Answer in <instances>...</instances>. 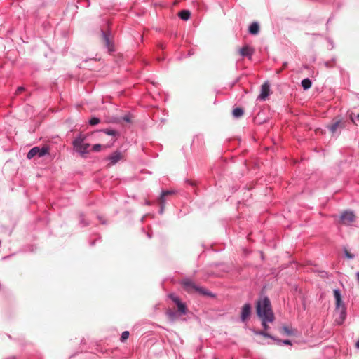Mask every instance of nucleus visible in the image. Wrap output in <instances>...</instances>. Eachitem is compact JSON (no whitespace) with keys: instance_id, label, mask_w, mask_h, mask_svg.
Instances as JSON below:
<instances>
[{"instance_id":"nucleus-1","label":"nucleus","mask_w":359,"mask_h":359,"mask_svg":"<svg viewBox=\"0 0 359 359\" xmlns=\"http://www.w3.org/2000/svg\"><path fill=\"white\" fill-rule=\"evenodd\" d=\"M257 316L262 320V325L265 330L269 328L267 323H271L274 320L273 313L271 308V303L267 297L259 300L257 304Z\"/></svg>"},{"instance_id":"nucleus-2","label":"nucleus","mask_w":359,"mask_h":359,"mask_svg":"<svg viewBox=\"0 0 359 359\" xmlns=\"http://www.w3.org/2000/svg\"><path fill=\"white\" fill-rule=\"evenodd\" d=\"M334 297L336 302L335 313L337 315L335 321L337 324L341 325L344 323L346 316V309L342 302L341 293L339 289L334 290Z\"/></svg>"},{"instance_id":"nucleus-3","label":"nucleus","mask_w":359,"mask_h":359,"mask_svg":"<svg viewBox=\"0 0 359 359\" xmlns=\"http://www.w3.org/2000/svg\"><path fill=\"white\" fill-rule=\"evenodd\" d=\"M85 139V135H79L72 142L75 151L82 156H84L86 154L89 153L90 144L86 143L84 142Z\"/></svg>"},{"instance_id":"nucleus-4","label":"nucleus","mask_w":359,"mask_h":359,"mask_svg":"<svg viewBox=\"0 0 359 359\" xmlns=\"http://www.w3.org/2000/svg\"><path fill=\"white\" fill-rule=\"evenodd\" d=\"M182 283L184 288L189 292H198L202 294H210L206 292V290L204 288L198 287L190 279H184Z\"/></svg>"},{"instance_id":"nucleus-5","label":"nucleus","mask_w":359,"mask_h":359,"mask_svg":"<svg viewBox=\"0 0 359 359\" xmlns=\"http://www.w3.org/2000/svg\"><path fill=\"white\" fill-rule=\"evenodd\" d=\"M49 152V148L48 147H34L27 154V158L31 159L34 156L42 157L48 154Z\"/></svg>"},{"instance_id":"nucleus-6","label":"nucleus","mask_w":359,"mask_h":359,"mask_svg":"<svg viewBox=\"0 0 359 359\" xmlns=\"http://www.w3.org/2000/svg\"><path fill=\"white\" fill-rule=\"evenodd\" d=\"M169 297L176 304L178 309V311L181 314H185L187 313L186 305L180 301V298L177 296H176L174 294H171L169 295Z\"/></svg>"},{"instance_id":"nucleus-7","label":"nucleus","mask_w":359,"mask_h":359,"mask_svg":"<svg viewBox=\"0 0 359 359\" xmlns=\"http://www.w3.org/2000/svg\"><path fill=\"white\" fill-rule=\"evenodd\" d=\"M270 95V85L268 81L265 82L261 88L260 94L258 96V99L260 100H265Z\"/></svg>"},{"instance_id":"nucleus-8","label":"nucleus","mask_w":359,"mask_h":359,"mask_svg":"<svg viewBox=\"0 0 359 359\" xmlns=\"http://www.w3.org/2000/svg\"><path fill=\"white\" fill-rule=\"evenodd\" d=\"M340 218L342 223L348 225L354 221L355 215L351 211H346L341 214Z\"/></svg>"},{"instance_id":"nucleus-9","label":"nucleus","mask_w":359,"mask_h":359,"mask_svg":"<svg viewBox=\"0 0 359 359\" xmlns=\"http://www.w3.org/2000/svg\"><path fill=\"white\" fill-rule=\"evenodd\" d=\"M251 306L250 304H245L241 311V318L243 322H245L250 315Z\"/></svg>"},{"instance_id":"nucleus-10","label":"nucleus","mask_w":359,"mask_h":359,"mask_svg":"<svg viewBox=\"0 0 359 359\" xmlns=\"http://www.w3.org/2000/svg\"><path fill=\"white\" fill-rule=\"evenodd\" d=\"M239 53L241 56L248 57L250 59L254 53V50L248 46H245L240 49Z\"/></svg>"},{"instance_id":"nucleus-11","label":"nucleus","mask_w":359,"mask_h":359,"mask_svg":"<svg viewBox=\"0 0 359 359\" xmlns=\"http://www.w3.org/2000/svg\"><path fill=\"white\" fill-rule=\"evenodd\" d=\"M122 158V154L119 151H115L108 157V160L110 161L111 165L116 164Z\"/></svg>"},{"instance_id":"nucleus-12","label":"nucleus","mask_w":359,"mask_h":359,"mask_svg":"<svg viewBox=\"0 0 359 359\" xmlns=\"http://www.w3.org/2000/svg\"><path fill=\"white\" fill-rule=\"evenodd\" d=\"M259 31V26L257 22H252L249 27V32L252 34H257Z\"/></svg>"},{"instance_id":"nucleus-13","label":"nucleus","mask_w":359,"mask_h":359,"mask_svg":"<svg viewBox=\"0 0 359 359\" xmlns=\"http://www.w3.org/2000/svg\"><path fill=\"white\" fill-rule=\"evenodd\" d=\"M102 38L104 39V41L106 47L109 49V51H111L112 48H111V44H110V40H109V35L107 34L106 33L103 32H102Z\"/></svg>"},{"instance_id":"nucleus-14","label":"nucleus","mask_w":359,"mask_h":359,"mask_svg":"<svg viewBox=\"0 0 359 359\" xmlns=\"http://www.w3.org/2000/svg\"><path fill=\"white\" fill-rule=\"evenodd\" d=\"M179 16L182 20H187L190 18V12L187 10H183L179 13Z\"/></svg>"},{"instance_id":"nucleus-15","label":"nucleus","mask_w":359,"mask_h":359,"mask_svg":"<svg viewBox=\"0 0 359 359\" xmlns=\"http://www.w3.org/2000/svg\"><path fill=\"white\" fill-rule=\"evenodd\" d=\"M302 86L304 90H308L311 86V81L309 79H304L302 81Z\"/></svg>"},{"instance_id":"nucleus-16","label":"nucleus","mask_w":359,"mask_h":359,"mask_svg":"<svg viewBox=\"0 0 359 359\" xmlns=\"http://www.w3.org/2000/svg\"><path fill=\"white\" fill-rule=\"evenodd\" d=\"M243 114V110L241 108H236L233 110V115L236 118L241 117Z\"/></svg>"},{"instance_id":"nucleus-17","label":"nucleus","mask_w":359,"mask_h":359,"mask_svg":"<svg viewBox=\"0 0 359 359\" xmlns=\"http://www.w3.org/2000/svg\"><path fill=\"white\" fill-rule=\"evenodd\" d=\"M166 314L172 321L176 318V313L170 309L167 311Z\"/></svg>"},{"instance_id":"nucleus-18","label":"nucleus","mask_w":359,"mask_h":359,"mask_svg":"<svg viewBox=\"0 0 359 359\" xmlns=\"http://www.w3.org/2000/svg\"><path fill=\"white\" fill-rule=\"evenodd\" d=\"M255 333L256 334H259V335H262L265 337H268V338H271L273 340H275V338L273 337H272L271 335L269 334L268 333L265 332H263V331H257V332H255Z\"/></svg>"},{"instance_id":"nucleus-19","label":"nucleus","mask_w":359,"mask_h":359,"mask_svg":"<svg viewBox=\"0 0 359 359\" xmlns=\"http://www.w3.org/2000/svg\"><path fill=\"white\" fill-rule=\"evenodd\" d=\"M172 192L170 191H163L162 194H161V196L160 197V201H161V203H163L165 202V196L168 195V194H172Z\"/></svg>"},{"instance_id":"nucleus-20","label":"nucleus","mask_w":359,"mask_h":359,"mask_svg":"<svg viewBox=\"0 0 359 359\" xmlns=\"http://www.w3.org/2000/svg\"><path fill=\"white\" fill-rule=\"evenodd\" d=\"M103 132L104 133H106L107 135H111L113 137H115L117 135V131H116L114 130L106 129V130H103Z\"/></svg>"},{"instance_id":"nucleus-21","label":"nucleus","mask_w":359,"mask_h":359,"mask_svg":"<svg viewBox=\"0 0 359 359\" xmlns=\"http://www.w3.org/2000/svg\"><path fill=\"white\" fill-rule=\"evenodd\" d=\"M100 123V119L96 117H93L89 121V123L92 126H95Z\"/></svg>"},{"instance_id":"nucleus-22","label":"nucleus","mask_w":359,"mask_h":359,"mask_svg":"<svg viewBox=\"0 0 359 359\" xmlns=\"http://www.w3.org/2000/svg\"><path fill=\"white\" fill-rule=\"evenodd\" d=\"M338 126H339V122H336V123H334V124H332V126H330V128H330V130L332 133H334L337 130V128H338Z\"/></svg>"},{"instance_id":"nucleus-23","label":"nucleus","mask_w":359,"mask_h":359,"mask_svg":"<svg viewBox=\"0 0 359 359\" xmlns=\"http://www.w3.org/2000/svg\"><path fill=\"white\" fill-rule=\"evenodd\" d=\"M102 147L103 146L100 144H96L93 146L92 149L94 151H100Z\"/></svg>"},{"instance_id":"nucleus-24","label":"nucleus","mask_w":359,"mask_h":359,"mask_svg":"<svg viewBox=\"0 0 359 359\" xmlns=\"http://www.w3.org/2000/svg\"><path fill=\"white\" fill-rule=\"evenodd\" d=\"M128 337H129V332L128 331H124L121 334V339L122 341H123L126 339H127L128 338Z\"/></svg>"},{"instance_id":"nucleus-25","label":"nucleus","mask_w":359,"mask_h":359,"mask_svg":"<svg viewBox=\"0 0 359 359\" xmlns=\"http://www.w3.org/2000/svg\"><path fill=\"white\" fill-rule=\"evenodd\" d=\"M283 331L284 332V333L288 334V335H291L293 334V332L291 329H290L289 327H283Z\"/></svg>"},{"instance_id":"nucleus-26","label":"nucleus","mask_w":359,"mask_h":359,"mask_svg":"<svg viewBox=\"0 0 359 359\" xmlns=\"http://www.w3.org/2000/svg\"><path fill=\"white\" fill-rule=\"evenodd\" d=\"M278 344H286V345H290L291 344V342L290 340H279V339H276Z\"/></svg>"},{"instance_id":"nucleus-27","label":"nucleus","mask_w":359,"mask_h":359,"mask_svg":"<svg viewBox=\"0 0 359 359\" xmlns=\"http://www.w3.org/2000/svg\"><path fill=\"white\" fill-rule=\"evenodd\" d=\"M351 119L353 122H355V119L359 120V114L356 116H353V115H351Z\"/></svg>"},{"instance_id":"nucleus-28","label":"nucleus","mask_w":359,"mask_h":359,"mask_svg":"<svg viewBox=\"0 0 359 359\" xmlns=\"http://www.w3.org/2000/svg\"><path fill=\"white\" fill-rule=\"evenodd\" d=\"M123 119L126 122H130V117L128 115L125 116Z\"/></svg>"},{"instance_id":"nucleus-29","label":"nucleus","mask_w":359,"mask_h":359,"mask_svg":"<svg viewBox=\"0 0 359 359\" xmlns=\"http://www.w3.org/2000/svg\"><path fill=\"white\" fill-rule=\"evenodd\" d=\"M23 90H24V88H23V87H19V88L17 89V93H20V92H22Z\"/></svg>"},{"instance_id":"nucleus-30","label":"nucleus","mask_w":359,"mask_h":359,"mask_svg":"<svg viewBox=\"0 0 359 359\" xmlns=\"http://www.w3.org/2000/svg\"><path fill=\"white\" fill-rule=\"evenodd\" d=\"M357 279L359 282V271L356 273Z\"/></svg>"},{"instance_id":"nucleus-31","label":"nucleus","mask_w":359,"mask_h":359,"mask_svg":"<svg viewBox=\"0 0 359 359\" xmlns=\"http://www.w3.org/2000/svg\"><path fill=\"white\" fill-rule=\"evenodd\" d=\"M356 346H357V348H359V340H358V341H357V343H356Z\"/></svg>"},{"instance_id":"nucleus-32","label":"nucleus","mask_w":359,"mask_h":359,"mask_svg":"<svg viewBox=\"0 0 359 359\" xmlns=\"http://www.w3.org/2000/svg\"><path fill=\"white\" fill-rule=\"evenodd\" d=\"M348 257L352 258L353 257L350 255V254H347Z\"/></svg>"}]
</instances>
